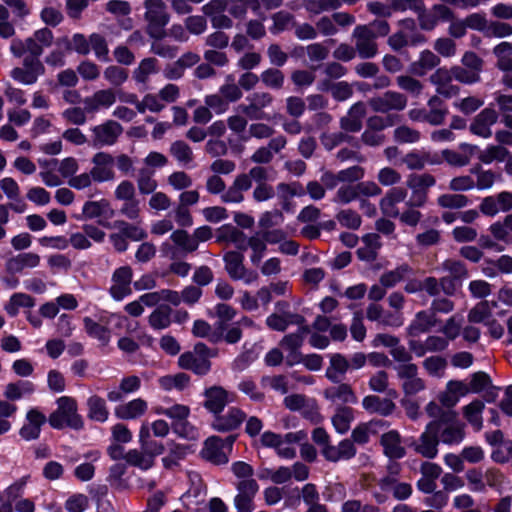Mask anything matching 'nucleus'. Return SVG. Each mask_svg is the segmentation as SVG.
<instances>
[{
    "mask_svg": "<svg viewBox=\"0 0 512 512\" xmlns=\"http://www.w3.org/2000/svg\"><path fill=\"white\" fill-rule=\"evenodd\" d=\"M234 441V436H228L225 439L211 436L205 441L201 454L204 459L213 464H226L229 460L228 453L232 450Z\"/></svg>",
    "mask_w": 512,
    "mask_h": 512,
    "instance_id": "nucleus-5",
    "label": "nucleus"
},
{
    "mask_svg": "<svg viewBox=\"0 0 512 512\" xmlns=\"http://www.w3.org/2000/svg\"><path fill=\"white\" fill-rule=\"evenodd\" d=\"M498 115L493 108H484L473 120L470 131L480 137L489 138L492 135L490 126L497 122Z\"/></svg>",
    "mask_w": 512,
    "mask_h": 512,
    "instance_id": "nucleus-16",
    "label": "nucleus"
},
{
    "mask_svg": "<svg viewBox=\"0 0 512 512\" xmlns=\"http://www.w3.org/2000/svg\"><path fill=\"white\" fill-rule=\"evenodd\" d=\"M40 263V256L36 253H20L6 261V270L11 275L21 273L25 268L37 267Z\"/></svg>",
    "mask_w": 512,
    "mask_h": 512,
    "instance_id": "nucleus-21",
    "label": "nucleus"
},
{
    "mask_svg": "<svg viewBox=\"0 0 512 512\" xmlns=\"http://www.w3.org/2000/svg\"><path fill=\"white\" fill-rule=\"evenodd\" d=\"M170 152L180 162L188 163L192 161V150L189 145L182 140L173 142L170 148Z\"/></svg>",
    "mask_w": 512,
    "mask_h": 512,
    "instance_id": "nucleus-48",
    "label": "nucleus"
},
{
    "mask_svg": "<svg viewBox=\"0 0 512 512\" xmlns=\"http://www.w3.org/2000/svg\"><path fill=\"white\" fill-rule=\"evenodd\" d=\"M189 376L185 373H177L174 375H165L160 377L158 382L164 390L178 389L182 390L189 384Z\"/></svg>",
    "mask_w": 512,
    "mask_h": 512,
    "instance_id": "nucleus-36",
    "label": "nucleus"
},
{
    "mask_svg": "<svg viewBox=\"0 0 512 512\" xmlns=\"http://www.w3.org/2000/svg\"><path fill=\"white\" fill-rule=\"evenodd\" d=\"M204 407L213 414H220L233 401V395L221 386H212L204 392Z\"/></svg>",
    "mask_w": 512,
    "mask_h": 512,
    "instance_id": "nucleus-11",
    "label": "nucleus"
},
{
    "mask_svg": "<svg viewBox=\"0 0 512 512\" xmlns=\"http://www.w3.org/2000/svg\"><path fill=\"white\" fill-rule=\"evenodd\" d=\"M308 333H310L308 327L301 326L297 332L286 335L281 341V346L288 351L298 350Z\"/></svg>",
    "mask_w": 512,
    "mask_h": 512,
    "instance_id": "nucleus-38",
    "label": "nucleus"
},
{
    "mask_svg": "<svg viewBox=\"0 0 512 512\" xmlns=\"http://www.w3.org/2000/svg\"><path fill=\"white\" fill-rule=\"evenodd\" d=\"M407 190L402 187H393L386 193L380 201V209L386 216L396 218L399 216V210L395 207L397 203L405 200Z\"/></svg>",
    "mask_w": 512,
    "mask_h": 512,
    "instance_id": "nucleus-20",
    "label": "nucleus"
},
{
    "mask_svg": "<svg viewBox=\"0 0 512 512\" xmlns=\"http://www.w3.org/2000/svg\"><path fill=\"white\" fill-rule=\"evenodd\" d=\"M113 227L119 229L123 235L132 241H142L147 238V232L137 225L131 224L124 220H116L113 222Z\"/></svg>",
    "mask_w": 512,
    "mask_h": 512,
    "instance_id": "nucleus-34",
    "label": "nucleus"
},
{
    "mask_svg": "<svg viewBox=\"0 0 512 512\" xmlns=\"http://www.w3.org/2000/svg\"><path fill=\"white\" fill-rule=\"evenodd\" d=\"M369 388L377 393H384L389 385L387 372L380 370L372 375L368 382Z\"/></svg>",
    "mask_w": 512,
    "mask_h": 512,
    "instance_id": "nucleus-55",
    "label": "nucleus"
},
{
    "mask_svg": "<svg viewBox=\"0 0 512 512\" xmlns=\"http://www.w3.org/2000/svg\"><path fill=\"white\" fill-rule=\"evenodd\" d=\"M178 365L182 369L191 370L196 374L204 375L211 367L210 361L205 357H198L193 352H185L178 358Z\"/></svg>",
    "mask_w": 512,
    "mask_h": 512,
    "instance_id": "nucleus-23",
    "label": "nucleus"
},
{
    "mask_svg": "<svg viewBox=\"0 0 512 512\" xmlns=\"http://www.w3.org/2000/svg\"><path fill=\"white\" fill-rule=\"evenodd\" d=\"M267 55L270 63L276 67H283L288 60V55L278 44H271L267 49Z\"/></svg>",
    "mask_w": 512,
    "mask_h": 512,
    "instance_id": "nucleus-60",
    "label": "nucleus"
},
{
    "mask_svg": "<svg viewBox=\"0 0 512 512\" xmlns=\"http://www.w3.org/2000/svg\"><path fill=\"white\" fill-rule=\"evenodd\" d=\"M41 20L52 27H56L63 21L62 13L54 7H44L40 12Z\"/></svg>",
    "mask_w": 512,
    "mask_h": 512,
    "instance_id": "nucleus-61",
    "label": "nucleus"
},
{
    "mask_svg": "<svg viewBox=\"0 0 512 512\" xmlns=\"http://www.w3.org/2000/svg\"><path fill=\"white\" fill-rule=\"evenodd\" d=\"M260 79L265 86L279 90L283 87L285 76L278 68H268L261 73Z\"/></svg>",
    "mask_w": 512,
    "mask_h": 512,
    "instance_id": "nucleus-37",
    "label": "nucleus"
},
{
    "mask_svg": "<svg viewBox=\"0 0 512 512\" xmlns=\"http://www.w3.org/2000/svg\"><path fill=\"white\" fill-rule=\"evenodd\" d=\"M248 245V247H250L253 251L251 255V262L253 264H258L267 249L266 243L262 240V238H259L258 236H251L248 238Z\"/></svg>",
    "mask_w": 512,
    "mask_h": 512,
    "instance_id": "nucleus-57",
    "label": "nucleus"
},
{
    "mask_svg": "<svg viewBox=\"0 0 512 512\" xmlns=\"http://www.w3.org/2000/svg\"><path fill=\"white\" fill-rule=\"evenodd\" d=\"M237 494L234 497V506L237 512H252L255 509L254 498L259 491L255 479L239 480L236 483Z\"/></svg>",
    "mask_w": 512,
    "mask_h": 512,
    "instance_id": "nucleus-7",
    "label": "nucleus"
},
{
    "mask_svg": "<svg viewBox=\"0 0 512 512\" xmlns=\"http://www.w3.org/2000/svg\"><path fill=\"white\" fill-rule=\"evenodd\" d=\"M236 315L235 309L225 303H218L214 310L208 311V316L211 318L217 317L218 320H232Z\"/></svg>",
    "mask_w": 512,
    "mask_h": 512,
    "instance_id": "nucleus-63",
    "label": "nucleus"
},
{
    "mask_svg": "<svg viewBox=\"0 0 512 512\" xmlns=\"http://www.w3.org/2000/svg\"><path fill=\"white\" fill-rule=\"evenodd\" d=\"M440 443L459 445L465 438V424L458 418L457 412H447L442 419L429 422Z\"/></svg>",
    "mask_w": 512,
    "mask_h": 512,
    "instance_id": "nucleus-3",
    "label": "nucleus"
},
{
    "mask_svg": "<svg viewBox=\"0 0 512 512\" xmlns=\"http://www.w3.org/2000/svg\"><path fill=\"white\" fill-rule=\"evenodd\" d=\"M468 289L472 297L477 299H484L491 294V284L485 280L471 281Z\"/></svg>",
    "mask_w": 512,
    "mask_h": 512,
    "instance_id": "nucleus-58",
    "label": "nucleus"
},
{
    "mask_svg": "<svg viewBox=\"0 0 512 512\" xmlns=\"http://www.w3.org/2000/svg\"><path fill=\"white\" fill-rule=\"evenodd\" d=\"M437 202L443 208L460 209L469 204V199L463 194H442Z\"/></svg>",
    "mask_w": 512,
    "mask_h": 512,
    "instance_id": "nucleus-40",
    "label": "nucleus"
},
{
    "mask_svg": "<svg viewBox=\"0 0 512 512\" xmlns=\"http://www.w3.org/2000/svg\"><path fill=\"white\" fill-rule=\"evenodd\" d=\"M395 370L398 378L402 381L401 387L406 396H412L425 390V381L418 376L416 364H399Z\"/></svg>",
    "mask_w": 512,
    "mask_h": 512,
    "instance_id": "nucleus-6",
    "label": "nucleus"
},
{
    "mask_svg": "<svg viewBox=\"0 0 512 512\" xmlns=\"http://www.w3.org/2000/svg\"><path fill=\"white\" fill-rule=\"evenodd\" d=\"M436 179L433 175L425 174H411L407 180V186L411 190L428 191V189L434 186Z\"/></svg>",
    "mask_w": 512,
    "mask_h": 512,
    "instance_id": "nucleus-39",
    "label": "nucleus"
},
{
    "mask_svg": "<svg viewBox=\"0 0 512 512\" xmlns=\"http://www.w3.org/2000/svg\"><path fill=\"white\" fill-rule=\"evenodd\" d=\"M87 416L90 420L104 423L109 418V409L104 398L98 395H91L87 402Z\"/></svg>",
    "mask_w": 512,
    "mask_h": 512,
    "instance_id": "nucleus-26",
    "label": "nucleus"
},
{
    "mask_svg": "<svg viewBox=\"0 0 512 512\" xmlns=\"http://www.w3.org/2000/svg\"><path fill=\"white\" fill-rule=\"evenodd\" d=\"M415 13L418 15L419 26L422 30L432 31L437 26L438 17L426 10L424 2H422Z\"/></svg>",
    "mask_w": 512,
    "mask_h": 512,
    "instance_id": "nucleus-45",
    "label": "nucleus"
},
{
    "mask_svg": "<svg viewBox=\"0 0 512 512\" xmlns=\"http://www.w3.org/2000/svg\"><path fill=\"white\" fill-rule=\"evenodd\" d=\"M440 441L436 436L432 426L428 423L418 440L412 444L414 451L421 456L434 459L438 454V445Z\"/></svg>",
    "mask_w": 512,
    "mask_h": 512,
    "instance_id": "nucleus-10",
    "label": "nucleus"
},
{
    "mask_svg": "<svg viewBox=\"0 0 512 512\" xmlns=\"http://www.w3.org/2000/svg\"><path fill=\"white\" fill-rule=\"evenodd\" d=\"M156 414L164 415L172 420V423L178 421H185L190 414V408L183 404H174L169 407H158L155 410Z\"/></svg>",
    "mask_w": 512,
    "mask_h": 512,
    "instance_id": "nucleus-35",
    "label": "nucleus"
},
{
    "mask_svg": "<svg viewBox=\"0 0 512 512\" xmlns=\"http://www.w3.org/2000/svg\"><path fill=\"white\" fill-rule=\"evenodd\" d=\"M85 329L90 336L97 338L103 344L109 341L110 333L101 322H86Z\"/></svg>",
    "mask_w": 512,
    "mask_h": 512,
    "instance_id": "nucleus-56",
    "label": "nucleus"
},
{
    "mask_svg": "<svg viewBox=\"0 0 512 512\" xmlns=\"http://www.w3.org/2000/svg\"><path fill=\"white\" fill-rule=\"evenodd\" d=\"M443 269L450 272V276L463 281L468 275L466 265L460 260L447 259L442 264Z\"/></svg>",
    "mask_w": 512,
    "mask_h": 512,
    "instance_id": "nucleus-46",
    "label": "nucleus"
},
{
    "mask_svg": "<svg viewBox=\"0 0 512 512\" xmlns=\"http://www.w3.org/2000/svg\"><path fill=\"white\" fill-rule=\"evenodd\" d=\"M484 407L483 401L474 400L462 408L464 418L476 431L481 430L483 427L482 412Z\"/></svg>",
    "mask_w": 512,
    "mask_h": 512,
    "instance_id": "nucleus-28",
    "label": "nucleus"
},
{
    "mask_svg": "<svg viewBox=\"0 0 512 512\" xmlns=\"http://www.w3.org/2000/svg\"><path fill=\"white\" fill-rule=\"evenodd\" d=\"M335 384L324 390L325 399L341 404H356L358 402V397L350 384L341 382Z\"/></svg>",
    "mask_w": 512,
    "mask_h": 512,
    "instance_id": "nucleus-15",
    "label": "nucleus"
},
{
    "mask_svg": "<svg viewBox=\"0 0 512 512\" xmlns=\"http://www.w3.org/2000/svg\"><path fill=\"white\" fill-rule=\"evenodd\" d=\"M354 420V411L347 406L338 407L332 416V424L339 434H345Z\"/></svg>",
    "mask_w": 512,
    "mask_h": 512,
    "instance_id": "nucleus-29",
    "label": "nucleus"
},
{
    "mask_svg": "<svg viewBox=\"0 0 512 512\" xmlns=\"http://www.w3.org/2000/svg\"><path fill=\"white\" fill-rule=\"evenodd\" d=\"M349 369L350 363L346 356L341 353H333L329 356V366L325 376L332 383H339Z\"/></svg>",
    "mask_w": 512,
    "mask_h": 512,
    "instance_id": "nucleus-22",
    "label": "nucleus"
},
{
    "mask_svg": "<svg viewBox=\"0 0 512 512\" xmlns=\"http://www.w3.org/2000/svg\"><path fill=\"white\" fill-rule=\"evenodd\" d=\"M48 421L38 408H30L25 415V421L19 429L20 437L25 441L36 440L40 437L42 426Z\"/></svg>",
    "mask_w": 512,
    "mask_h": 512,
    "instance_id": "nucleus-9",
    "label": "nucleus"
},
{
    "mask_svg": "<svg viewBox=\"0 0 512 512\" xmlns=\"http://www.w3.org/2000/svg\"><path fill=\"white\" fill-rule=\"evenodd\" d=\"M380 444L384 454L391 459H400L405 456V448L402 446L401 435L397 430H390L382 434Z\"/></svg>",
    "mask_w": 512,
    "mask_h": 512,
    "instance_id": "nucleus-19",
    "label": "nucleus"
},
{
    "mask_svg": "<svg viewBox=\"0 0 512 512\" xmlns=\"http://www.w3.org/2000/svg\"><path fill=\"white\" fill-rule=\"evenodd\" d=\"M412 272H413L412 267L407 263H403V264L397 266L394 270H390V271L383 273L380 276L379 281L383 287L392 288L397 283L402 281L407 274H410Z\"/></svg>",
    "mask_w": 512,
    "mask_h": 512,
    "instance_id": "nucleus-30",
    "label": "nucleus"
},
{
    "mask_svg": "<svg viewBox=\"0 0 512 512\" xmlns=\"http://www.w3.org/2000/svg\"><path fill=\"white\" fill-rule=\"evenodd\" d=\"M125 460L128 464L139 467L142 470L150 469L155 463V459L142 449L129 450L125 454Z\"/></svg>",
    "mask_w": 512,
    "mask_h": 512,
    "instance_id": "nucleus-32",
    "label": "nucleus"
},
{
    "mask_svg": "<svg viewBox=\"0 0 512 512\" xmlns=\"http://www.w3.org/2000/svg\"><path fill=\"white\" fill-rule=\"evenodd\" d=\"M156 64H157L156 58H152V57L144 58L140 62L138 68H136L133 73L134 79L139 83L146 82L149 74L156 71Z\"/></svg>",
    "mask_w": 512,
    "mask_h": 512,
    "instance_id": "nucleus-43",
    "label": "nucleus"
},
{
    "mask_svg": "<svg viewBox=\"0 0 512 512\" xmlns=\"http://www.w3.org/2000/svg\"><path fill=\"white\" fill-rule=\"evenodd\" d=\"M287 113L294 117L299 118L305 112V102L302 98L297 96H290L286 99Z\"/></svg>",
    "mask_w": 512,
    "mask_h": 512,
    "instance_id": "nucleus-64",
    "label": "nucleus"
},
{
    "mask_svg": "<svg viewBox=\"0 0 512 512\" xmlns=\"http://www.w3.org/2000/svg\"><path fill=\"white\" fill-rule=\"evenodd\" d=\"M145 16L148 24L158 27H165L170 19L169 15L164 11V8L150 9V11L146 12Z\"/></svg>",
    "mask_w": 512,
    "mask_h": 512,
    "instance_id": "nucleus-62",
    "label": "nucleus"
},
{
    "mask_svg": "<svg viewBox=\"0 0 512 512\" xmlns=\"http://www.w3.org/2000/svg\"><path fill=\"white\" fill-rule=\"evenodd\" d=\"M35 305L34 298L28 294L25 293H14L11 297L9 302L5 305V310L7 314L13 318L16 317L19 308H31Z\"/></svg>",
    "mask_w": 512,
    "mask_h": 512,
    "instance_id": "nucleus-31",
    "label": "nucleus"
},
{
    "mask_svg": "<svg viewBox=\"0 0 512 512\" xmlns=\"http://www.w3.org/2000/svg\"><path fill=\"white\" fill-rule=\"evenodd\" d=\"M57 409L53 411L48 422L54 429L69 427L74 430H81L84 427L82 416L78 413L77 401L70 396H62L56 401Z\"/></svg>",
    "mask_w": 512,
    "mask_h": 512,
    "instance_id": "nucleus-2",
    "label": "nucleus"
},
{
    "mask_svg": "<svg viewBox=\"0 0 512 512\" xmlns=\"http://www.w3.org/2000/svg\"><path fill=\"white\" fill-rule=\"evenodd\" d=\"M27 479L28 477H22L5 489L4 493L7 498L6 503L11 504V502L16 501L23 495Z\"/></svg>",
    "mask_w": 512,
    "mask_h": 512,
    "instance_id": "nucleus-54",
    "label": "nucleus"
},
{
    "mask_svg": "<svg viewBox=\"0 0 512 512\" xmlns=\"http://www.w3.org/2000/svg\"><path fill=\"white\" fill-rule=\"evenodd\" d=\"M379 491H373L372 496L378 504H383L388 500V494L391 493L397 501L409 499L413 493L412 485L408 482L400 481L395 475H386L377 480Z\"/></svg>",
    "mask_w": 512,
    "mask_h": 512,
    "instance_id": "nucleus-4",
    "label": "nucleus"
},
{
    "mask_svg": "<svg viewBox=\"0 0 512 512\" xmlns=\"http://www.w3.org/2000/svg\"><path fill=\"white\" fill-rule=\"evenodd\" d=\"M187 30L191 34L200 35L207 29V21L204 16L193 15L185 20Z\"/></svg>",
    "mask_w": 512,
    "mask_h": 512,
    "instance_id": "nucleus-59",
    "label": "nucleus"
},
{
    "mask_svg": "<svg viewBox=\"0 0 512 512\" xmlns=\"http://www.w3.org/2000/svg\"><path fill=\"white\" fill-rule=\"evenodd\" d=\"M362 407L370 414H379L387 417L394 412L396 405L391 399L367 395L362 399Z\"/></svg>",
    "mask_w": 512,
    "mask_h": 512,
    "instance_id": "nucleus-18",
    "label": "nucleus"
},
{
    "mask_svg": "<svg viewBox=\"0 0 512 512\" xmlns=\"http://www.w3.org/2000/svg\"><path fill=\"white\" fill-rule=\"evenodd\" d=\"M104 78L114 86L122 85L128 78V71L122 67L111 65L104 71Z\"/></svg>",
    "mask_w": 512,
    "mask_h": 512,
    "instance_id": "nucleus-47",
    "label": "nucleus"
},
{
    "mask_svg": "<svg viewBox=\"0 0 512 512\" xmlns=\"http://www.w3.org/2000/svg\"><path fill=\"white\" fill-rule=\"evenodd\" d=\"M89 505V499L85 494H73L71 495L64 504L66 511L68 512H84Z\"/></svg>",
    "mask_w": 512,
    "mask_h": 512,
    "instance_id": "nucleus-50",
    "label": "nucleus"
},
{
    "mask_svg": "<svg viewBox=\"0 0 512 512\" xmlns=\"http://www.w3.org/2000/svg\"><path fill=\"white\" fill-rule=\"evenodd\" d=\"M92 132L94 134L92 146L102 148L115 144L123 132V127L114 120H107L103 124L94 126Z\"/></svg>",
    "mask_w": 512,
    "mask_h": 512,
    "instance_id": "nucleus-8",
    "label": "nucleus"
},
{
    "mask_svg": "<svg viewBox=\"0 0 512 512\" xmlns=\"http://www.w3.org/2000/svg\"><path fill=\"white\" fill-rule=\"evenodd\" d=\"M35 392V384L28 380H19L8 383L4 389V397L16 401L31 396Z\"/></svg>",
    "mask_w": 512,
    "mask_h": 512,
    "instance_id": "nucleus-27",
    "label": "nucleus"
},
{
    "mask_svg": "<svg viewBox=\"0 0 512 512\" xmlns=\"http://www.w3.org/2000/svg\"><path fill=\"white\" fill-rule=\"evenodd\" d=\"M452 76L453 79L463 84H473L480 80V76L478 73L468 71L465 68L458 65L452 67Z\"/></svg>",
    "mask_w": 512,
    "mask_h": 512,
    "instance_id": "nucleus-53",
    "label": "nucleus"
},
{
    "mask_svg": "<svg viewBox=\"0 0 512 512\" xmlns=\"http://www.w3.org/2000/svg\"><path fill=\"white\" fill-rule=\"evenodd\" d=\"M336 218L343 227L352 230L359 229L362 223L360 215L352 209L341 210Z\"/></svg>",
    "mask_w": 512,
    "mask_h": 512,
    "instance_id": "nucleus-44",
    "label": "nucleus"
},
{
    "mask_svg": "<svg viewBox=\"0 0 512 512\" xmlns=\"http://www.w3.org/2000/svg\"><path fill=\"white\" fill-rule=\"evenodd\" d=\"M148 410V403L142 398H135L126 403L118 405L115 410V416L121 420H135Z\"/></svg>",
    "mask_w": 512,
    "mask_h": 512,
    "instance_id": "nucleus-17",
    "label": "nucleus"
},
{
    "mask_svg": "<svg viewBox=\"0 0 512 512\" xmlns=\"http://www.w3.org/2000/svg\"><path fill=\"white\" fill-rule=\"evenodd\" d=\"M225 262V270L233 280H240L246 273V268L243 264L244 255L239 251H229L223 256Z\"/></svg>",
    "mask_w": 512,
    "mask_h": 512,
    "instance_id": "nucleus-24",
    "label": "nucleus"
},
{
    "mask_svg": "<svg viewBox=\"0 0 512 512\" xmlns=\"http://www.w3.org/2000/svg\"><path fill=\"white\" fill-rule=\"evenodd\" d=\"M245 418L246 414L241 409L231 407L223 415L216 414L212 422V427L218 432H229L237 429Z\"/></svg>",
    "mask_w": 512,
    "mask_h": 512,
    "instance_id": "nucleus-12",
    "label": "nucleus"
},
{
    "mask_svg": "<svg viewBox=\"0 0 512 512\" xmlns=\"http://www.w3.org/2000/svg\"><path fill=\"white\" fill-rule=\"evenodd\" d=\"M89 41L96 57L100 61L108 62L110 60L108 57L109 49L104 36L98 33H92L89 36Z\"/></svg>",
    "mask_w": 512,
    "mask_h": 512,
    "instance_id": "nucleus-42",
    "label": "nucleus"
},
{
    "mask_svg": "<svg viewBox=\"0 0 512 512\" xmlns=\"http://www.w3.org/2000/svg\"><path fill=\"white\" fill-rule=\"evenodd\" d=\"M387 427H389V423L381 419H373L368 422L360 423L352 430L351 441L364 445L369 442L371 435H376Z\"/></svg>",
    "mask_w": 512,
    "mask_h": 512,
    "instance_id": "nucleus-13",
    "label": "nucleus"
},
{
    "mask_svg": "<svg viewBox=\"0 0 512 512\" xmlns=\"http://www.w3.org/2000/svg\"><path fill=\"white\" fill-rule=\"evenodd\" d=\"M192 332L196 337L206 338L213 343L222 340L236 343L242 335L237 322H194Z\"/></svg>",
    "mask_w": 512,
    "mask_h": 512,
    "instance_id": "nucleus-1",
    "label": "nucleus"
},
{
    "mask_svg": "<svg viewBox=\"0 0 512 512\" xmlns=\"http://www.w3.org/2000/svg\"><path fill=\"white\" fill-rule=\"evenodd\" d=\"M139 444L140 448L147 452L153 459L163 454L165 451L164 445L152 438L148 423H143L140 427Z\"/></svg>",
    "mask_w": 512,
    "mask_h": 512,
    "instance_id": "nucleus-25",
    "label": "nucleus"
},
{
    "mask_svg": "<svg viewBox=\"0 0 512 512\" xmlns=\"http://www.w3.org/2000/svg\"><path fill=\"white\" fill-rule=\"evenodd\" d=\"M322 455L327 461L338 462L349 460L356 455V447L350 439H343L338 445H329L321 449Z\"/></svg>",
    "mask_w": 512,
    "mask_h": 512,
    "instance_id": "nucleus-14",
    "label": "nucleus"
},
{
    "mask_svg": "<svg viewBox=\"0 0 512 512\" xmlns=\"http://www.w3.org/2000/svg\"><path fill=\"white\" fill-rule=\"evenodd\" d=\"M244 232L240 231L236 227H234L231 224H225L222 225L218 229V235H217V241L218 242H224V241H230V242H238V238H243Z\"/></svg>",
    "mask_w": 512,
    "mask_h": 512,
    "instance_id": "nucleus-51",
    "label": "nucleus"
},
{
    "mask_svg": "<svg viewBox=\"0 0 512 512\" xmlns=\"http://www.w3.org/2000/svg\"><path fill=\"white\" fill-rule=\"evenodd\" d=\"M490 384L491 379L489 375L485 372L479 371L472 374L468 387L470 392L479 393L487 388Z\"/></svg>",
    "mask_w": 512,
    "mask_h": 512,
    "instance_id": "nucleus-52",
    "label": "nucleus"
},
{
    "mask_svg": "<svg viewBox=\"0 0 512 512\" xmlns=\"http://www.w3.org/2000/svg\"><path fill=\"white\" fill-rule=\"evenodd\" d=\"M420 132L402 125L394 130V139L398 143H416L420 140Z\"/></svg>",
    "mask_w": 512,
    "mask_h": 512,
    "instance_id": "nucleus-49",
    "label": "nucleus"
},
{
    "mask_svg": "<svg viewBox=\"0 0 512 512\" xmlns=\"http://www.w3.org/2000/svg\"><path fill=\"white\" fill-rule=\"evenodd\" d=\"M509 151L501 145H489L485 152L480 153L479 160L484 164H491L494 160L504 161Z\"/></svg>",
    "mask_w": 512,
    "mask_h": 512,
    "instance_id": "nucleus-41",
    "label": "nucleus"
},
{
    "mask_svg": "<svg viewBox=\"0 0 512 512\" xmlns=\"http://www.w3.org/2000/svg\"><path fill=\"white\" fill-rule=\"evenodd\" d=\"M440 61V58L436 54L428 49H425L420 53L419 60L412 63L411 70L413 73L422 76L425 72L418 71L417 67H420L423 70H431L437 67L440 64Z\"/></svg>",
    "mask_w": 512,
    "mask_h": 512,
    "instance_id": "nucleus-33",
    "label": "nucleus"
}]
</instances>
